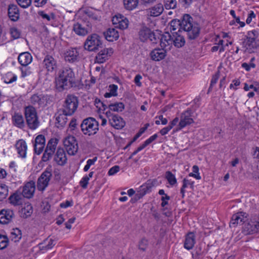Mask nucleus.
<instances>
[{
    "instance_id": "obj_59",
    "label": "nucleus",
    "mask_w": 259,
    "mask_h": 259,
    "mask_svg": "<svg viewBox=\"0 0 259 259\" xmlns=\"http://www.w3.org/2000/svg\"><path fill=\"white\" fill-rule=\"evenodd\" d=\"M44 146H45L41 145L34 144V148L35 153H36L37 154H40L42 152V151L44 149Z\"/></svg>"
},
{
    "instance_id": "obj_26",
    "label": "nucleus",
    "mask_w": 259,
    "mask_h": 259,
    "mask_svg": "<svg viewBox=\"0 0 259 259\" xmlns=\"http://www.w3.org/2000/svg\"><path fill=\"white\" fill-rule=\"evenodd\" d=\"M18 61L20 64L24 66H26L32 61V56L28 52H24L20 54L18 58Z\"/></svg>"
},
{
    "instance_id": "obj_61",
    "label": "nucleus",
    "mask_w": 259,
    "mask_h": 259,
    "mask_svg": "<svg viewBox=\"0 0 259 259\" xmlns=\"http://www.w3.org/2000/svg\"><path fill=\"white\" fill-rule=\"evenodd\" d=\"M219 73H217L215 74H214V75H213V76L211 78V80L209 89L210 88H211L214 84H215L217 83V82L219 79Z\"/></svg>"
},
{
    "instance_id": "obj_13",
    "label": "nucleus",
    "mask_w": 259,
    "mask_h": 259,
    "mask_svg": "<svg viewBox=\"0 0 259 259\" xmlns=\"http://www.w3.org/2000/svg\"><path fill=\"white\" fill-rule=\"evenodd\" d=\"M35 190V182L33 181H30L24 185L22 192V195L25 198H30L33 196Z\"/></svg>"
},
{
    "instance_id": "obj_46",
    "label": "nucleus",
    "mask_w": 259,
    "mask_h": 259,
    "mask_svg": "<svg viewBox=\"0 0 259 259\" xmlns=\"http://www.w3.org/2000/svg\"><path fill=\"white\" fill-rule=\"evenodd\" d=\"M11 237L12 239L14 240L15 239V242L18 240L19 239L21 238V231L16 228V229H14L13 232H11Z\"/></svg>"
},
{
    "instance_id": "obj_24",
    "label": "nucleus",
    "mask_w": 259,
    "mask_h": 259,
    "mask_svg": "<svg viewBox=\"0 0 259 259\" xmlns=\"http://www.w3.org/2000/svg\"><path fill=\"white\" fill-rule=\"evenodd\" d=\"M79 53L75 48L69 49L65 54V59L66 61L74 62L78 59Z\"/></svg>"
},
{
    "instance_id": "obj_33",
    "label": "nucleus",
    "mask_w": 259,
    "mask_h": 259,
    "mask_svg": "<svg viewBox=\"0 0 259 259\" xmlns=\"http://www.w3.org/2000/svg\"><path fill=\"white\" fill-rule=\"evenodd\" d=\"M33 212L32 206L30 204H27L23 207L21 211V217L26 219L29 217Z\"/></svg>"
},
{
    "instance_id": "obj_36",
    "label": "nucleus",
    "mask_w": 259,
    "mask_h": 259,
    "mask_svg": "<svg viewBox=\"0 0 259 259\" xmlns=\"http://www.w3.org/2000/svg\"><path fill=\"white\" fill-rule=\"evenodd\" d=\"M110 110L114 112H121L124 109V105L122 102H116L108 105Z\"/></svg>"
},
{
    "instance_id": "obj_21",
    "label": "nucleus",
    "mask_w": 259,
    "mask_h": 259,
    "mask_svg": "<svg viewBox=\"0 0 259 259\" xmlns=\"http://www.w3.org/2000/svg\"><path fill=\"white\" fill-rule=\"evenodd\" d=\"M8 16L10 19L16 21L19 18V11L18 7L14 4H11L8 7Z\"/></svg>"
},
{
    "instance_id": "obj_8",
    "label": "nucleus",
    "mask_w": 259,
    "mask_h": 259,
    "mask_svg": "<svg viewBox=\"0 0 259 259\" xmlns=\"http://www.w3.org/2000/svg\"><path fill=\"white\" fill-rule=\"evenodd\" d=\"M51 177V171L47 169L41 174L37 182V188L39 191H43L46 189L49 184Z\"/></svg>"
},
{
    "instance_id": "obj_14",
    "label": "nucleus",
    "mask_w": 259,
    "mask_h": 259,
    "mask_svg": "<svg viewBox=\"0 0 259 259\" xmlns=\"http://www.w3.org/2000/svg\"><path fill=\"white\" fill-rule=\"evenodd\" d=\"M167 51L163 48H156L152 50L150 54L151 59L155 61H160L165 58Z\"/></svg>"
},
{
    "instance_id": "obj_11",
    "label": "nucleus",
    "mask_w": 259,
    "mask_h": 259,
    "mask_svg": "<svg viewBox=\"0 0 259 259\" xmlns=\"http://www.w3.org/2000/svg\"><path fill=\"white\" fill-rule=\"evenodd\" d=\"M98 125V122L95 118L88 117L83 120L80 126L82 130H99Z\"/></svg>"
},
{
    "instance_id": "obj_51",
    "label": "nucleus",
    "mask_w": 259,
    "mask_h": 259,
    "mask_svg": "<svg viewBox=\"0 0 259 259\" xmlns=\"http://www.w3.org/2000/svg\"><path fill=\"white\" fill-rule=\"evenodd\" d=\"M10 33L11 34L12 37L14 39L18 38L20 36V31L15 27L11 28L10 29Z\"/></svg>"
},
{
    "instance_id": "obj_54",
    "label": "nucleus",
    "mask_w": 259,
    "mask_h": 259,
    "mask_svg": "<svg viewBox=\"0 0 259 259\" xmlns=\"http://www.w3.org/2000/svg\"><path fill=\"white\" fill-rule=\"evenodd\" d=\"M148 244V241L145 238H143L141 240L139 244V248L140 249L145 251L146 249Z\"/></svg>"
},
{
    "instance_id": "obj_38",
    "label": "nucleus",
    "mask_w": 259,
    "mask_h": 259,
    "mask_svg": "<svg viewBox=\"0 0 259 259\" xmlns=\"http://www.w3.org/2000/svg\"><path fill=\"white\" fill-rule=\"evenodd\" d=\"M25 116L26 118L37 116L35 109L31 106L26 107L25 108Z\"/></svg>"
},
{
    "instance_id": "obj_3",
    "label": "nucleus",
    "mask_w": 259,
    "mask_h": 259,
    "mask_svg": "<svg viewBox=\"0 0 259 259\" xmlns=\"http://www.w3.org/2000/svg\"><path fill=\"white\" fill-rule=\"evenodd\" d=\"M192 114V110L188 109L181 113L180 120L178 117H176L167 127H164L162 130H170L178 123L179 130L185 127H189V125L194 123Z\"/></svg>"
},
{
    "instance_id": "obj_12",
    "label": "nucleus",
    "mask_w": 259,
    "mask_h": 259,
    "mask_svg": "<svg viewBox=\"0 0 259 259\" xmlns=\"http://www.w3.org/2000/svg\"><path fill=\"white\" fill-rule=\"evenodd\" d=\"M14 217V213L12 210L3 209L0 211V223L2 224H8Z\"/></svg>"
},
{
    "instance_id": "obj_42",
    "label": "nucleus",
    "mask_w": 259,
    "mask_h": 259,
    "mask_svg": "<svg viewBox=\"0 0 259 259\" xmlns=\"http://www.w3.org/2000/svg\"><path fill=\"white\" fill-rule=\"evenodd\" d=\"M165 178L171 185H174L177 183V179L175 175L170 171H167L165 172Z\"/></svg>"
},
{
    "instance_id": "obj_52",
    "label": "nucleus",
    "mask_w": 259,
    "mask_h": 259,
    "mask_svg": "<svg viewBox=\"0 0 259 259\" xmlns=\"http://www.w3.org/2000/svg\"><path fill=\"white\" fill-rule=\"evenodd\" d=\"M124 16L121 15H116L112 18V23L115 25V27H117L118 25L120 24V20L122 19Z\"/></svg>"
},
{
    "instance_id": "obj_32",
    "label": "nucleus",
    "mask_w": 259,
    "mask_h": 259,
    "mask_svg": "<svg viewBox=\"0 0 259 259\" xmlns=\"http://www.w3.org/2000/svg\"><path fill=\"white\" fill-rule=\"evenodd\" d=\"M9 200L11 203L14 205H19L22 203V195L21 194L17 193H14L13 195H11L9 198Z\"/></svg>"
},
{
    "instance_id": "obj_31",
    "label": "nucleus",
    "mask_w": 259,
    "mask_h": 259,
    "mask_svg": "<svg viewBox=\"0 0 259 259\" xmlns=\"http://www.w3.org/2000/svg\"><path fill=\"white\" fill-rule=\"evenodd\" d=\"M139 4V0H123L125 9L127 10H133L136 8Z\"/></svg>"
},
{
    "instance_id": "obj_22",
    "label": "nucleus",
    "mask_w": 259,
    "mask_h": 259,
    "mask_svg": "<svg viewBox=\"0 0 259 259\" xmlns=\"http://www.w3.org/2000/svg\"><path fill=\"white\" fill-rule=\"evenodd\" d=\"M111 125L116 130L122 128L125 125V122L123 119L120 116L114 115L112 116V118L110 119Z\"/></svg>"
},
{
    "instance_id": "obj_40",
    "label": "nucleus",
    "mask_w": 259,
    "mask_h": 259,
    "mask_svg": "<svg viewBox=\"0 0 259 259\" xmlns=\"http://www.w3.org/2000/svg\"><path fill=\"white\" fill-rule=\"evenodd\" d=\"M17 79V76L11 73H7L4 77V82L6 83H11L15 81Z\"/></svg>"
},
{
    "instance_id": "obj_48",
    "label": "nucleus",
    "mask_w": 259,
    "mask_h": 259,
    "mask_svg": "<svg viewBox=\"0 0 259 259\" xmlns=\"http://www.w3.org/2000/svg\"><path fill=\"white\" fill-rule=\"evenodd\" d=\"M18 4L23 8H27L30 6L31 0H16Z\"/></svg>"
},
{
    "instance_id": "obj_29",
    "label": "nucleus",
    "mask_w": 259,
    "mask_h": 259,
    "mask_svg": "<svg viewBox=\"0 0 259 259\" xmlns=\"http://www.w3.org/2000/svg\"><path fill=\"white\" fill-rule=\"evenodd\" d=\"M245 218L243 216L241 212L237 213L233 215L230 222L231 225L236 224H242L244 222Z\"/></svg>"
},
{
    "instance_id": "obj_41",
    "label": "nucleus",
    "mask_w": 259,
    "mask_h": 259,
    "mask_svg": "<svg viewBox=\"0 0 259 259\" xmlns=\"http://www.w3.org/2000/svg\"><path fill=\"white\" fill-rule=\"evenodd\" d=\"M8 194L7 186L5 184H0V201L6 198Z\"/></svg>"
},
{
    "instance_id": "obj_20",
    "label": "nucleus",
    "mask_w": 259,
    "mask_h": 259,
    "mask_svg": "<svg viewBox=\"0 0 259 259\" xmlns=\"http://www.w3.org/2000/svg\"><path fill=\"white\" fill-rule=\"evenodd\" d=\"M172 44L176 47L180 48L184 46L185 39L183 35L178 32H172Z\"/></svg>"
},
{
    "instance_id": "obj_44",
    "label": "nucleus",
    "mask_w": 259,
    "mask_h": 259,
    "mask_svg": "<svg viewBox=\"0 0 259 259\" xmlns=\"http://www.w3.org/2000/svg\"><path fill=\"white\" fill-rule=\"evenodd\" d=\"M9 239L7 236L0 235V249L6 248L8 245Z\"/></svg>"
},
{
    "instance_id": "obj_10",
    "label": "nucleus",
    "mask_w": 259,
    "mask_h": 259,
    "mask_svg": "<svg viewBox=\"0 0 259 259\" xmlns=\"http://www.w3.org/2000/svg\"><path fill=\"white\" fill-rule=\"evenodd\" d=\"M42 63L48 72H52L57 69L58 67L57 60L53 56L49 55L45 56Z\"/></svg>"
},
{
    "instance_id": "obj_7",
    "label": "nucleus",
    "mask_w": 259,
    "mask_h": 259,
    "mask_svg": "<svg viewBox=\"0 0 259 259\" xmlns=\"http://www.w3.org/2000/svg\"><path fill=\"white\" fill-rule=\"evenodd\" d=\"M63 144L68 154L74 155L78 151V143L75 138L73 136H68L63 141Z\"/></svg>"
},
{
    "instance_id": "obj_47",
    "label": "nucleus",
    "mask_w": 259,
    "mask_h": 259,
    "mask_svg": "<svg viewBox=\"0 0 259 259\" xmlns=\"http://www.w3.org/2000/svg\"><path fill=\"white\" fill-rule=\"evenodd\" d=\"M54 153V152L51 151V150L46 149L42 157V160L44 162L49 160Z\"/></svg>"
},
{
    "instance_id": "obj_4",
    "label": "nucleus",
    "mask_w": 259,
    "mask_h": 259,
    "mask_svg": "<svg viewBox=\"0 0 259 259\" xmlns=\"http://www.w3.org/2000/svg\"><path fill=\"white\" fill-rule=\"evenodd\" d=\"M78 105V98L73 95H68L65 99L62 106V112L64 115H72L76 110Z\"/></svg>"
},
{
    "instance_id": "obj_23",
    "label": "nucleus",
    "mask_w": 259,
    "mask_h": 259,
    "mask_svg": "<svg viewBox=\"0 0 259 259\" xmlns=\"http://www.w3.org/2000/svg\"><path fill=\"white\" fill-rule=\"evenodd\" d=\"M106 39L109 41L116 40L119 37V33L117 30L114 28H109L104 32Z\"/></svg>"
},
{
    "instance_id": "obj_9",
    "label": "nucleus",
    "mask_w": 259,
    "mask_h": 259,
    "mask_svg": "<svg viewBox=\"0 0 259 259\" xmlns=\"http://www.w3.org/2000/svg\"><path fill=\"white\" fill-rule=\"evenodd\" d=\"M164 11V7L162 3H157L146 10L148 17H156L159 16Z\"/></svg>"
},
{
    "instance_id": "obj_15",
    "label": "nucleus",
    "mask_w": 259,
    "mask_h": 259,
    "mask_svg": "<svg viewBox=\"0 0 259 259\" xmlns=\"http://www.w3.org/2000/svg\"><path fill=\"white\" fill-rule=\"evenodd\" d=\"M160 39L161 47L166 51L169 50L172 46V36L168 32H165L161 35Z\"/></svg>"
},
{
    "instance_id": "obj_2",
    "label": "nucleus",
    "mask_w": 259,
    "mask_h": 259,
    "mask_svg": "<svg viewBox=\"0 0 259 259\" xmlns=\"http://www.w3.org/2000/svg\"><path fill=\"white\" fill-rule=\"evenodd\" d=\"M75 83V74L70 68L65 67L59 70L55 78V87L59 92L70 88Z\"/></svg>"
},
{
    "instance_id": "obj_58",
    "label": "nucleus",
    "mask_w": 259,
    "mask_h": 259,
    "mask_svg": "<svg viewBox=\"0 0 259 259\" xmlns=\"http://www.w3.org/2000/svg\"><path fill=\"white\" fill-rule=\"evenodd\" d=\"M89 180V177L88 176H85L82 178L80 182V185L83 188H86L87 185L88 184V182Z\"/></svg>"
},
{
    "instance_id": "obj_55",
    "label": "nucleus",
    "mask_w": 259,
    "mask_h": 259,
    "mask_svg": "<svg viewBox=\"0 0 259 259\" xmlns=\"http://www.w3.org/2000/svg\"><path fill=\"white\" fill-rule=\"evenodd\" d=\"M258 33L256 30H252L248 32L247 37L250 39L253 38L256 39L258 36Z\"/></svg>"
},
{
    "instance_id": "obj_43",
    "label": "nucleus",
    "mask_w": 259,
    "mask_h": 259,
    "mask_svg": "<svg viewBox=\"0 0 259 259\" xmlns=\"http://www.w3.org/2000/svg\"><path fill=\"white\" fill-rule=\"evenodd\" d=\"M147 190V187L146 186H142L141 189L135 196V199L136 200H139L142 198L146 193Z\"/></svg>"
},
{
    "instance_id": "obj_62",
    "label": "nucleus",
    "mask_w": 259,
    "mask_h": 259,
    "mask_svg": "<svg viewBox=\"0 0 259 259\" xmlns=\"http://www.w3.org/2000/svg\"><path fill=\"white\" fill-rule=\"evenodd\" d=\"M157 138V134H154V135L151 136L149 139L146 140L144 142V143L146 145V146H147L148 145L151 144L153 141L155 140Z\"/></svg>"
},
{
    "instance_id": "obj_30",
    "label": "nucleus",
    "mask_w": 259,
    "mask_h": 259,
    "mask_svg": "<svg viewBox=\"0 0 259 259\" xmlns=\"http://www.w3.org/2000/svg\"><path fill=\"white\" fill-rule=\"evenodd\" d=\"M243 231L246 234H253L255 233V227L254 225V222H249L247 223H245L243 227Z\"/></svg>"
},
{
    "instance_id": "obj_37",
    "label": "nucleus",
    "mask_w": 259,
    "mask_h": 259,
    "mask_svg": "<svg viewBox=\"0 0 259 259\" xmlns=\"http://www.w3.org/2000/svg\"><path fill=\"white\" fill-rule=\"evenodd\" d=\"M54 242V241L52 239H47L39 244V247L41 250L51 249L55 245Z\"/></svg>"
},
{
    "instance_id": "obj_56",
    "label": "nucleus",
    "mask_w": 259,
    "mask_h": 259,
    "mask_svg": "<svg viewBox=\"0 0 259 259\" xmlns=\"http://www.w3.org/2000/svg\"><path fill=\"white\" fill-rule=\"evenodd\" d=\"M119 169H120V167L118 165H115L109 169V170L108 172V174L109 176L114 175V174H115L117 172H118Z\"/></svg>"
},
{
    "instance_id": "obj_17",
    "label": "nucleus",
    "mask_w": 259,
    "mask_h": 259,
    "mask_svg": "<svg viewBox=\"0 0 259 259\" xmlns=\"http://www.w3.org/2000/svg\"><path fill=\"white\" fill-rule=\"evenodd\" d=\"M73 30L77 35L84 36L91 31V28L89 26H85L77 23L74 24Z\"/></svg>"
},
{
    "instance_id": "obj_28",
    "label": "nucleus",
    "mask_w": 259,
    "mask_h": 259,
    "mask_svg": "<svg viewBox=\"0 0 259 259\" xmlns=\"http://www.w3.org/2000/svg\"><path fill=\"white\" fill-rule=\"evenodd\" d=\"M12 120L14 125L17 127L21 128L24 125V119L21 114L15 113L12 116Z\"/></svg>"
},
{
    "instance_id": "obj_53",
    "label": "nucleus",
    "mask_w": 259,
    "mask_h": 259,
    "mask_svg": "<svg viewBox=\"0 0 259 259\" xmlns=\"http://www.w3.org/2000/svg\"><path fill=\"white\" fill-rule=\"evenodd\" d=\"M145 132V131H140L139 133H138L133 138L132 140L130 141L127 145L124 148V149H125L131 146V145L135 142Z\"/></svg>"
},
{
    "instance_id": "obj_49",
    "label": "nucleus",
    "mask_w": 259,
    "mask_h": 259,
    "mask_svg": "<svg viewBox=\"0 0 259 259\" xmlns=\"http://www.w3.org/2000/svg\"><path fill=\"white\" fill-rule=\"evenodd\" d=\"M128 25V20L124 17L122 19L120 20V24L118 25L117 28H119L120 29H125L127 28Z\"/></svg>"
},
{
    "instance_id": "obj_25",
    "label": "nucleus",
    "mask_w": 259,
    "mask_h": 259,
    "mask_svg": "<svg viewBox=\"0 0 259 259\" xmlns=\"http://www.w3.org/2000/svg\"><path fill=\"white\" fill-rule=\"evenodd\" d=\"M195 243V236L193 232H189L186 236L184 247L188 250L192 249Z\"/></svg>"
},
{
    "instance_id": "obj_34",
    "label": "nucleus",
    "mask_w": 259,
    "mask_h": 259,
    "mask_svg": "<svg viewBox=\"0 0 259 259\" xmlns=\"http://www.w3.org/2000/svg\"><path fill=\"white\" fill-rule=\"evenodd\" d=\"M26 119L28 126L30 128L35 130L38 127L39 121L37 116L33 117L27 118Z\"/></svg>"
},
{
    "instance_id": "obj_19",
    "label": "nucleus",
    "mask_w": 259,
    "mask_h": 259,
    "mask_svg": "<svg viewBox=\"0 0 259 259\" xmlns=\"http://www.w3.org/2000/svg\"><path fill=\"white\" fill-rule=\"evenodd\" d=\"M15 147L19 156L22 158H25L27 149L25 141L22 139L18 140L15 144Z\"/></svg>"
},
{
    "instance_id": "obj_5",
    "label": "nucleus",
    "mask_w": 259,
    "mask_h": 259,
    "mask_svg": "<svg viewBox=\"0 0 259 259\" xmlns=\"http://www.w3.org/2000/svg\"><path fill=\"white\" fill-rule=\"evenodd\" d=\"M139 37L142 42L149 40L153 44H156L159 37H156L155 34L148 27H143L139 31Z\"/></svg>"
},
{
    "instance_id": "obj_27",
    "label": "nucleus",
    "mask_w": 259,
    "mask_h": 259,
    "mask_svg": "<svg viewBox=\"0 0 259 259\" xmlns=\"http://www.w3.org/2000/svg\"><path fill=\"white\" fill-rule=\"evenodd\" d=\"M48 96L33 95L31 97V102L34 105H38L39 106L44 105L45 101L47 99Z\"/></svg>"
},
{
    "instance_id": "obj_57",
    "label": "nucleus",
    "mask_w": 259,
    "mask_h": 259,
    "mask_svg": "<svg viewBox=\"0 0 259 259\" xmlns=\"http://www.w3.org/2000/svg\"><path fill=\"white\" fill-rule=\"evenodd\" d=\"M246 45L248 46V47L254 48L255 47V39H250L247 37V41L246 42Z\"/></svg>"
},
{
    "instance_id": "obj_1",
    "label": "nucleus",
    "mask_w": 259,
    "mask_h": 259,
    "mask_svg": "<svg viewBox=\"0 0 259 259\" xmlns=\"http://www.w3.org/2000/svg\"><path fill=\"white\" fill-rule=\"evenodd\" d=\"M170 25L171 31L178 33L184 31L189 39H195L199 35L200 29L198 24L194 22L189 14H185L181 20H172Z\"/></svg>"
},
{
    "instance_id": "obj_50",
    "label": "nucleus",
    "mask_w": 259,
    "mask_h": 259,
    "mask_svg": "<svg viewBox=\"0 0 259 259\" xmlns=\"http://www.w3.org/2000/svg\"><path fill=\"white\" fill-rule=\"evenodd\" d=\"M35 144L36 145H41L45 146V138L44 136L42 135H39L37 136L35 140Z\"/></svg>"
},
{
    "instance_id": "obj_64",
    "label": "nucleus",
    "mask_w": 259,
    "mask_h": 259,
    "mask_svg": "<svg viewBox=\"0 0 259 259\" xmlns=\"http://www.w3.org/2000/svg\"><path fill=\"white\" fill-rule=\"evenodd\" d=\"M141 79H142V76L140 74H137L135 77V79H134L135 83L138 87H141L142 85V83L140 81Z\"/></svg>"
},
{
    "instance_id": "obj_60",
    "label": "nucleus",
    "mask_w": 259,
    "mask_h": 259,
    "mask_svg": "<svg viewBox=\"0 0 259 259\" xmlns=\"http://www.w3.org/2000/svg\"><path fill=\"white\" fill-rule=\"evenodd\" d=\"M109 92L114 96L117 95V86L115 84H111L109 87Z\"/></svg>"
},
{
    "instance_id": "obj_45",
    "label": "nucleus",
    "mask_w": 259,
    "mask_h": 259,
    "mask_svg": "<svg viewBox=\"0 0 259 259\" xmlns=\"http://www.w3.org/2000/svg\"><path fill=\"white\" fill-rule=\"evenodd\" d=\"M164 6L166 9H174L176 8V0H164Z\"/></svg>"
},
{
    "instance_id": "obj_6",
    "label": "nucleus",
    "mask_w": 259,
    "mask_h": 259,
    "mask_svg": "<svg viewBox=\"0 0 259 259\" xmlns=\"http://www.w3.org/2000/svg\"><path fill=\"white\" fill-rule=\"evenodd\" d=\"M100 37L97 34L88 36L84 42V48L89 51H95L102 46Z\"/></svg>"
},
{
    "instance_id": "obj_16",
    "label": "nucleus",
    "mask_w": 259,
    "mask_h": 259,
    "mask_svg": "<svg viewBox=\"0 0 259 259\" xmlns=\"http://www.w3.org/2000/svg\"><path fill=\"white\" fill-rule=\"evenodd\" d=\"M113 52V49L111 48L102 50L96 57V62L98 63L105 62L108 59V57L112 54Z\"/></svg>"
},
{
    "instance_id": "obj_18",
    "label": "nucleus",
    "mask_w": 259,
    "mask_h": 259,
    "mask_svg": "<svg viewBox=\"0 0 259 259\" xmlns=\"http://www.w3.org/2000/svg\"><path fill=\"white\" fill-rule=\"evenodd\" d=\"M54 160L60 165H64L67 161V157L64 150L58 148L54 157Z\"/></svg>"
},
{
    "instance_id": "obj_39",
    "label": "nucleus",
    "mask_w": 259,
    "mask_h": 259,
    "mask_svg": "<svg viewBox=\"0 0 259 259\" xmlns=\"http://www.w3.org/2000/svg\"><path fill=\"white\" fill-rule=\"evenodd\" d=\"M58 140L56 138L51 139L49 141L46 150H50L51 151L55 152L56 146L58 144Z\"/></svg>"
},
{
    "instance_id": "obj_35",
    "label": "nucleus",
    "mask_w": 259,
    "mask_h": 259,
    "mask_svg": "<svg viewBox=\"0 0 259 259\" xmlns=\"http://www.w3.org/2000/svg\"><path fill=\"white\" fill-rule=\"evenodd\" d=\"M189 185L192 189H193L194 186V182L191 181V180L189 179L188 177H187L183 180V186L181 189V193L182 194L183 198H184L185 196V189Z\"/></svg>"
},
{
    "instance_id": "obj_63",
    "label": "nucleus",
    "mask_w": 259,
    "mask_h": 259,
    "mask_svg": "<svg viewBox=\"0 0 259 259\" xmlns=\"http://www.w3.org/2000/svg\"><path fill=\"white\" fill-rule=\"evenodd\" d=\"M94 105L96 106L99 111H101V105H103V102L99 99L96 98L94 101Z\"/></svg>"
}]
</instances>
